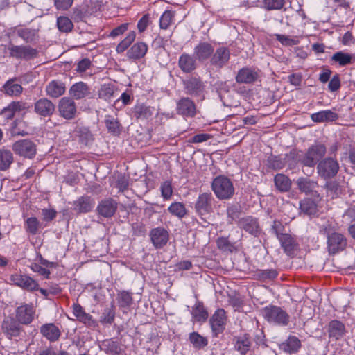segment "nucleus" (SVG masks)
<instances>
[{
  "label": "nucleus",
  "instance_id": "26",
  "mask_svg": "<svg viewBox=\"0 0 355 355\" xmlns=\"http://www.w3.org/2000/svg\"><path fill=\"white\" fill-rule=\"evenodd\" d=\"M195 58L188 53H183L178 60V65L184 73H190L196 69L197 67Z\"/></svg>",
  "mask_w": 355,
  "mask_h": 355
},
{
  "label": "nucleus",
  "instance_id": "59",
  "mask_svg": "<svg viewBox=\"0 0 355 355\" xmlns=\"http://www.w3.org/2000/svg\"><path fill=\"white\" fill-rule=\"evenodd\" d=\"M129 24H123L115 28H114L110 33V36L112 37H116L123 34L128 28Z\"/></svg>",
  "mask_w": 355,
  "mask_h": 355
},
{
  "label": "nucleus",
  "instance_id": "60",
  "mask_svg": "<svg viewBox=\"0 0 355 355\" xmlns=\"http://www.w3.org/2000/svg\"><path fill=\"white\" fill-rule=\"evenodd\" d=\"M227 214L231 220L237 219L240 214V209L238 206L232 205L227 207Z\"/></svg>",
  "mask_w": 355,
  "mask_h": 355
},
{
  "label": "nucleus",
  "instance_id": "4",
  "mask_svg": "<svg viewBox=\"0 0 355 355\" xmlns=\"http://www.w3.org/2000/svg\"><path fill=\"white\" fill-rule=\"evenodd\" d=\"M325 153L326 148L324 145H313L308 149L307 152L300 159V162L306 166L313 167Z\"/></svg>",
  "mask_w": 355,
  "mask_h": 355
},
{
  "label": "nucleus",
  "instance_id": "36",
  "mask_svg": "<svg viewBox=\"0 0 355 355\" xmlns=\"http://www.w3.org/2000/svg\"><path fill=\"white\" fill-rule=\"evenodd\" d=\"M275 184L278 190L282 192L288 191L291 186L290 179L284 174H277L274 178Z\"/></svg>",
  "mask_w": 355,
  "mask_h": 355
},
{
  "label": "nucleus",
  "instance_id": "37",
  "mask_svg": "<svg viewBox=\"0 0 355 355\" xmlns=\"http://www.w3.org/2000/svg\"><path fill=\"white\" fill-rule=\"evenodd\" d=\"M202 83L197 78H192L185 83L187 92L191 95H196L202 90Z\"/></svg>",
  "mask_w": 355,
  "mask_h": 355
},
{
  "label": "nucleus",
  "instance_id": "13",
  "mask_svg": "<svg viewBox=\"0 0 355 355\" xmlns=\"http://www.w3.org/2000/svg\"><path fill=\"white\" fill-rule=\"evenodd\" d=\"M150 240L155 248H162L169 240V234L163 227H156L150 232Z\"/></svg>",
  "mask_w": 355,
  "mask_h": 355
},
{
  "label": "nucleus",
  "instance_id": "6",
  "mask_svg": "<svg viewBox=\"0 0 355 355\" xmlns=\"http://www.w3.org/2000/svg\"><path fill=\"white\" fill-rule=\"evenodd\" d=\"M12 150L15 154L28 159H32L36 155V146L29 139H21L12 144Z\"/></svg>",
  "mask_w": 355,
  "mask_h": 355
},
{
  "label": "nucleus",
  "instance_id": "28",
  "mask_svg": "<svg viewBox=\"0 0 355 355\" xmlns=\"http://www.w3.org/2000/svg\"><path fill=\"white\" fill-rule=\"evenodd\" d=\"M148 45L142 42L134 44L127 51V56L133 60H139L145 56Z\"/></svg>",
  "mask_w": 355,
  "mask_h": 355
},
{
  "label": "nucleus",
  "instance_id": "33",
  "mask_svg": "<svg viewBox=\"0 0 355 355\" xmlns=\"http://www.w3.org/2000/svg\"><path fill=\"white\" fill-rule=\"evenodd\" d=\"M74 209L80 213L89 212L94 207L92 200L89 197H81L74 202Z\"/></svg>",
  "mask_w": 355,
  "mask_h": 355
},
{
  "label": "nucleus",
  "instance_id": "38",
  "mask_svg": "<svg viewBox=\"0 0 355 355\" xmlns=\"http://www.w3.org/2000/svg\"><path fill=\"white\" fill-rule=\"evenodd\" d=\"M168 212L178 218H182L187 214V210L185 205L180 202H173L168 207Z\"/></svg>",
  "mask_w": 355,
  "mask_h": 355
},
{
  "label": "nucleus",
  "instance_id": "21",
  "mask_svg": "<svg viewBox=\"0 0 355 355\" xmlns=\"http://www.w3.org/2000/svg\"><path fill=\"white\" fill-rule=\"evenodd\" d=\"M279 349L288 354H294L298 352L301 347V341L295 336H289L288 338L279 345Z\"/></svg>",
  "mask_w": 355,
  "mask_h": 355
},
{
  "label": "nucleus",
  "instance_id": "17",
  "mask_svg": "<svg viewBox=\"0 0 355 355\" xmlns=\"http://www.w3.org/2000/svg\"><path fill=\"white\" fill-rule=\"evenodd\" d=\"M258 72L255 69L243 67L236 76V82L239 84H251L258 78Z\"/></svg>",
  "mask_w": 355,
  "mask_h": 355
},
{
  "label": "nucleus",
  "instance_id": "7",
  "mask_svg": "<svg viewBox=\"0 0 355 355\" xmlns=\"http://www.w3.org/2000/svg\"><path fill=\"white\" fill-rule=\"evenodd\" d=\"M58 110L59 114L67 120H71L76 116L77 112L74 100L70 97H62L58 103Z\"/></svg>",
  "mask_w": 355,
  "mask_h": 355
},
{
  "label": "nucleus",
  "instance_id": "15",
  "mask_svg": "<svg viewBox=\"0 0 355 355\" xmlns=\"http://www.w3.org/2000/svg\"><path fill=\"white\" fill-rule=\"evenodd\" d=\"M100 348L108 355H125L124 346L119 341L112 339L103 340Z\"/></svg>",
  "mask_w": 355,
  "mask_h": 355
},
{
  "label": "nucleus",
  "instance_id": "16",
  "mask_svg": "<svg viewBox=\"0 0 355 355\" xmlns=\"http://www.w3.org/2000/svg\"><path fill=\"white\" fill-rule=\"evenodd\" d=\"M177 112L185 117H193L196 114V107L189 98H182L177 103Z\"/></svg>",
  "mask_w": 355,
  "mask_h": 355
},
{
  "label": "nucleus",
  "instance_id": "57",
  "mask_svg": "<svg viewBox=\"0 0 355 355\" xmlns=\"http://www.w3.org/2000/svg\"><path fill=\"white\" fill-rule=\"evenodd\" d=\"M73 0H54V5L58 10H67L73 4Z\"/></svg>",
  "mask_w": 355,
  "mask_h": 355
},
{
  "label": "nucleus",
  "instance_id": "47",
  "mask_svg": "<svg viewBox=\"0 0 355 355\" xmlns=\"http://www.w3.org/2000/svg\"><path fill=\"white\" fill-rule=\"evenodd\" d=\"M115 317V311L113 307H107L104 309L100 317V322L103 324H112Z\"/></svg>",
  "mask_w": 355,
  "mask_h": 355
},
{
  "label": "nucleus",
  "instance_id": "11",
  "mask_svg": "<svg viewBox=\"0 0 355 355\" xmlns=\"http://www.w3.org/2000/svg\"><path fill=\"white\" fill-rule=\"evenodd\" d=\"M238 225L240 228L254 236H258L261 232L258 220L252 216H247L239 219Z\"/></svg>",
  "mask_w": 355,
  "mask_h": 355
},
{
  "label": "nucleus",
  "instance_id": "40",
  "mask_svg": "<svg viewBox=\"0 0 355 355\" xmlns=\"http://www.w3.org/2000/svg\"><path fill=\"white\" fill-rule=\"evenodd\" d=\"M250 347L251 341L245 335L238 338L235 343V349L242 355H245V354L250 350Z\"/></svg>",
  "mask_w": 355,
  "mask_h": 355
},
{
  "label": "nucleus",
  "instance_id": "20",
  "mask_svg": "<svg viewBox=\"0 0 355 355\" xmlns=\"http://www.w3.org/2000/svg\"><path fill=\"white\" fill-rule=\"evenodd\" d=\"M69 93L71 98L80 100L88 97L91 94V89L86 83L78 82L69 88Z\"/></svg>",
  "mask_w": 355,
  "mask_h": 355
},
{
  "label": "nucleus",
  "instance_id": "12",
  "mask_svg": "<svg viewBox=\"0 0 355 355\" xmlns=\"http://www.w3.org/2000/svg\"><path fill=\"white\" fill-rule=\"evenodd\" d=\"M227 317L223 309H217L210 318L209 322L214 334L217 336L221 333L225 327Z\"/></svg>",
  "mask_w": 355,
  "mask_h": 355
},
{
  "label": "nucleus",
  "instance_id": "3",
  "mask_svg": "<svg viewBox=\"0 0 355 355\" xmlns=\"http://www.w3.org/2000/svg\"><path fill=\"white\" fill-rule=\"evenodd\" d=\"M324 232L327 235L328 248L330 253L335 254L345 248L347 241L343 234L333 232L331 227H327L324 228Z\"/></svg>",
  "mask_w": 355,
  "mask_h": 355
},
{
  "label": "nucleus",
  "instance_id": "52",
  "mask_svg": "<svg viewBox=\"0 0 355 355\" xmlns=\"http://www.w3.org/2000/svg\"><path fill=\"white\" fill-rule=\"evenodd\" d=\"M174 17V13L170 10H166L160 17L159 26L162 29H167Z\"/></svg>",
  "mask_w": 355,
  "mask_h": 355
},
{
  "label": "nucleus",
  "instance_id": "42",
  "mask_svg": "<svg viewBox=\"0 0 355 355\" xmlns=\"http://www.w3.org/2000/svg\"><path fill=\"white\" fill-rule=\"evenodd\" d=\"M40 226L41 224L36 217L28 218L24 224L26 231L33 235L37 233Z\"/></svg>",
  "mask_w": 355,
  "mask_h": 355
},
{
  "label": "nucleus",
  "instance_id": "35",
  "mask_svg": "<svg viewBox=\"0 0 355 355\" xmlns=\"http://www.w3.org/2000/svg\"><path fill=\"white\" fill-rule=\"evenodd\" d=\"M105 123L108 132L114 135H119L121 132V125L116 118L111 115H106Z\"/></svg>",
  "mask_w": 355,
  "mask_h": 355
},
{
  "label": "nucleus",
  "instance_id": "51",
  "mask_svg": "<svg viewBox=\"0 0 355 355\" xmlns=\"http://www.w3.org/2000/svg\"><path fill=\"white\" fill-rule=\"evenodd\" d=\"M352 56L349 53L339 51L334 54L332 60L338 62L340 65L344 66L351 62Z\"/></svg>",
  "mask_w": 355,
  "mask_h": 355
},
{
  "label": "nucleus",
  "instance_id": "48",
  "mask_svg": "<svg viewBox=\"0 0 355 355\" xmlns=\"http://www.w3.org/2000/svg\"><path fill=\"white\" fill-rule=\"evenodd\" d=\"M189 340L196 348H202L207 345V340L197 332L190 334Z\"/></svg>",
  "mask_w": 355,
  "mask_h": 355
},
{
  "label": "nucleus",
  "instance_id": "46",
  "mask_svg": "<svg viewBox=\"0 0 355 355\" xmlns=\"http://www.w3.org/2000/svg\"><path fill=\"white\" fill-rule=\"evenodd\" d=\"M117 300L120 307H129L132 302L131 293L125 291H121L117 295Z\"/></svg>",
  "mask_w": 355,
  "mask_h": 355
},
{
  "label": "nucleus",
  "instance_id": "34",
  "mask_svg": "<svg viewBox=\"0 0 355 355\" xmlns=\"http://www.w3.org/2000/svg\"><path fill=\"white\" fill-rule=\"evenodd\" d=\"M329 334L330 337H334L336 339H338L345 334L344 324L338 320L331 321L329 325Z\"/></svg>",
  "mask_w": 355,
  "mask_h": 355
},
{
  "label": "nucleus",
  "instance_id": "5",
  "mask_svg": "<svg viewBox=\"0 0 355 355\" xmlns=\"http://www.w3.org/2000/svg\"><path fill=\"white\" fill-rule=\"evenodd\" d=\"M318 175L324 179L334 177L339 171V164L336 159L326 158L320 161L317 166Z\"/></svg>",
  "mask_w": 355,
  "mask_h": 355
},
{
  "label": "nucleus",
  "instance_id": "24",
  "mask_svg": "<svg viewBox=\"0 0 355 355\" xmlns=\"http://www.w3.org/2000/svg\"><path fill=\"white\" fill-rule=\"evenodd\" d=\"M193 52L196 59L200 62H204L213 54L214 48L207 42H202L194 48Z\"/></svg>",
  "mask_w": 355,
  "mask_h": 355
},
{
  "label": "nucleus",
  "instance_id": "19",
  "mask_svg": "<svg viewBox=\"0 0 355 355\" xmlns=\"http://www.w3.org/2000/svg\"><path fill=\"white\" fill-rule=\"evenodd\" d=\"M213 53L210 62L212 65L217 68H222L230 60V51L225 47H220Z\"/></svg>",
  "mask_w": 355,
  "mask_h": 355
},
{
  "label": "nucleus",
  "instance_id": "62",
  "mask_svg": "<svg viewBox=\"0 0 355 355\" xmlns=\"http://www.w3.org/2000/svg\"><path fill=\"white\" fill-rule=\"evenodd\" d=\"M56 211L53 209H44L42 210L43 220L49 222L53 220L56 216Z\"/></svg>",
  "mask_w": 355,
  "mask_h": 355
},
{
  "label": "nucleus",
  "instance_id": "49",
  "mask_svg": "<svg viewBox=\"0 0 355 355\" xmlns=\"http://www.w3.org/2000/svg\"><path fill=\"white\" fill-rule=\"evenodd\" d=\"M327 193L331 198L337 197L341 193V187L336 181H330L326 184Z\"/></svg>",
  "mask_w": 355,
  "mask_h": 355
},
{
  "label": "nucleus",
  "instance_id": "22",
  "mask_svg": "<svg viewBox=\"0 0 355 355\" xmlns=\"http://www.w3.org/2000/svg\"><path fill=\"white\" fill-rule=\"evenodd\" d=\"M1 91L7 96L17 97L22 94L23 87L16 83V78H10L3 84Z\"/></svg>",
  "mask_w": 355,
  "mask_h": 355
},
{
  "label": "nucleus",
  "instance_id": "44",
  "mask_svg": "<svg viewBox=\"0 0 355 355\" xmlns=\"http://www.w3.org/2000/svg\"><path fill=\"white\" fill-rule=\"evenodd\" d=\"M135 37L136 33L135 31L129 32L126 37L117 45L116 51L120 53L124 52L135 41Z\"/></svg>",
  "mask_w": 355,
  "mask_h": 355
},
{
  "label": "nucleus",
  "instance_id": "54",
  "mask_svg": "<svg viewBox=\"0 0 355 355\" xmlns=\"http://www.w3.org/2000/svg\"><path fill=\"white\" fill-rule=\"evenodd\" d=\"M114 94L113 87L109 85H103L98 91V96L104 100L110 99Z\"/></svg>",
  "mask_w": 355,
  "mask_h": 355
},
{
  "label": "nucleus",
  "instance_id": "14",
  "mask_svg": "<svg viewBox=\"0 0 355 355\" xmlns=\"http://www.w3.org/2000/svg\"><path fill=\"white\" fill-rule=\"evenodd\" d=\"M212 196L209 193H203L199 195L195 204V209L200 216L209 214L211 209Z\"/></svg>",
  "mask_w": 355,
  "mask_h": 355
},
{
  "label": "nucleus",
  "instance_id": "30",
  "mask_svg": "<svg viewBox=\"0 0 355 355\" xmlns=\"http://www.w3.org/2000/svg\"><path fill=\"white\" fill-rule=\"evenodd\" d=\"M297 189L306 194L312 193L318 187V182L308 178L301 177L296 181Z\"/></svg>",
  "mask_w": 355,
  "mask_h": 355
},
{
  "label": "nucleus",
  "instance_id": "43",
  "mask_svg": "<svg viewBox=\"0 0 355 355\" xmlns=\"http://www.w3.org/2000/svg\"><path fill=\"white\" fill-rule=\"evenodd\" d=\"M192 315L197 321H205L208 317V313L201 303H197L192 309Z\"/></svg>",
  "mask_w": 355,
  "mask_h": 355
},
{
  "label": "nucleus",
  "instance_id": "61",
  "mask_svg": "<svg viewBox=\"0 0 355 355\" xmlns=\"http://www.w3.org/2000/svg\"><path fill=\"white\" fill-rule=\"evenodd\" d=\"M31 268L33 272L39 273L40 275L44 276L46 279L49 278L51 272L41 266L40 264L34 263L31 266Z\"/></svg>",
  "mask_w": 355,
  "mask_h": 355
},
{
  "label": "nucleus",
  "instance_id": "45",
  "mask_svg": "<svg viewBox=\"0 0 355 355\" xmlns=\"http://www.w3.org/2000/svg\"><path fill=\"white\" fill-rule=\"evenodd\" d=\"M57 26L60 31L67 33L73 29V25L67 17L60 16L57 19Z\"/></svg>",
  "mask_w": 355,
  "mask_h": 355
},
{
  "label": "nucleus",
  "instance_id": "2",
  "mask_svg": "<svg viewBox=\"0 0 355 355\" xmlns=\"http://www.w3.org/2000/svg\"><path fill=\"white\" fill-rule=\"evenodd\" d=\"M261 313L268 322L274 324L286 326L289 322V315L279 306H266L262 309Z\"/></svg>",
  "mask_w": 355,
  "mask_h": 355
},
{
  "label": "nucleus",
  "instance_id": "63",
  "mask_svg": "<svg viewBox=\"0 0 355 355\" xmlns=\"http://www.w3.org/2000/svg\"><path fill=\"white\" fill-rule=\"evenodd\" d=\"M78 320L89 327H94L96 325V322L92 316L85 312Z\"/></svg>",
  "mask_w": 355,
  "mask_h": 355
},
{
  "label": "nucleus",
  "instance_id": "23",
  "mask_svg": "<svg viewBox=\"0 0 355 355\" xmlns=\"http://www.w3.org/2000/svg\"><path fill=\"white\" fill-rule=\"evenodd\" d=\"M282 248L288 256H293L297 248V243L293 237L290 234H284L279 236L278 238Z\"/></svg>",
  "mask_w": 355,
  "mask_h": 355
},
{
  "label": "nucleus",
  "instance_id": "55",
  "mask_svg": "<svg viewBox=\"0 0 355 355\" xmlns=\"http://www.w3.org/2000/svg\"><path fill=\"white\" fill-rule=\"evenodd\" d=\"M38 283L31 277L25 275L21 284V288L33 291L38 289Z\"/></svg>",
  "mask_w": 355,
  "mask_h": 355
},
{
  "label": "nucleus",
  "instance_id": "32",
  "mask_svg": "<svg viewBox=\"0 0 355 355\" xmlns=\"http://www.w3.org/2000/svg\"><path fill=\"white\" fill-rule=\"evenodd\" d=\"M14 162L12 153L4 148H0V171H5L10 168Z\"/></svg>",
  "mask_w": 355,
  "mask_h": 355
},
{
  "label": "nucleus",
  "instance_id": "31",
  "mask_svg": "<svg viewBox=\"0 0 355 355\" xmlns=\"http://www.w3.org/2000/svg\"><path fill=\"white\" fill-rule=\"evenodd\" d=\"M2 330L3 333L10 337L17 336L20 333L19 324L11 318H6L3 320L2 323Z\"/></svg>",
  "mask_w": 355,
  "mask_h": 355
},
{
  "label": "nucleus",
  "instance_id": "39",
  "mask_svg": "<svg viewBox=\"0 0 355 355\" xmlns=\"http://www.w3.org/2000/svg\"><path fill=\"white\" fill-rule=\"evenodd\" d=\"M133 113L137 119H147L153 115V110L150 107L141 104L135 107Z\"/></svg>",
  "mask_w": 355,
  "mask_h": 355
},
{
  "label": "nucleus",
  "instance_id": "41",
  "mask_svg": "<svg viewBox=\"0 0 355 355\" xmlns=\"http://www.w3.org/2000/svg\"><path fill=\"white\" fill-rule=\"evenodd\" d=\"M301 211L307 215H313L318 211L317 205L310 198L303 200L300 203Z\"/></svg>",
  "mask_w": 355,
  "mask_h": 355
},
{
  "label": "nucleus",
  "instance_id": "50",
  "mask_svg": "<svg viewBox=\"0 0 355 355\" xmlns=\"http://www.w3.org/2000/svg\"><path fill=\"white\" fill-rule=\"evenodd\" d=\"M285 4V0H263V6L268 10H280Z\"/></svg>",
  "mask_w": 355,
  "mask_h": 355
},
{
  "label": "nucleus",
  "instance_id": "56",
  "mask_svg": "<svg viewBox=\"0 0 355 355\" xmlns=\"http://www.w3.org/2000/svg\"><path fill=\"white\" fill-rule=\"evenodd\" d=\"M276 39L284 46H293L299 43V40L295 38H291L287 35L276 34Z\"/></svg>",
  "mask_w": 355,
  "mask_h": 355
},
{
  "label": "nucleus",
  "instance_id": "25",
  "mask_svg": "<svg viewBox=\"0 0 355 355\" xmlns=\"http://www.w3.org/2000/svg\"><path fill=\"white\" fill-rule=\"evenodd\" d=\"M40 332L50 342L57 341L61 335L59 328L53 323L43 324L40 328Z\"/></svg>",
  "mask_w": 355,
  "mask_h": 355
},
{
  "label": "nucleus",
  "instance_id": "29",
  "mask_svg": "<svg viewBox=\"0 0 355 355\" xmlns=\"http://www.w3.org/2000/svg\"><path fill=\"white\" fill-rule=\"evenodd\" d=\"M311 119L315 123H324L337 120L338 115L333 110H326L312 114Z\"/></svg>",
  "mask_w": 355,
  "mask_h": 355
},
{
  "label": "nucleus",
  "instance_id": "9",
  "mask_svg": "<svg viewBox=\"0 0 355 355\" xmlns=\"http://www.w3.org/2000/svg\"><path fill=\"white\" fill-rule=\"evenodd\" d=\"M35 314V309L33 304H23L16 309V318L22 324H30Z\"/></svg>",
  "mask_w": 355,
  "mask_h": 355
},
{
  "label": "nucleus",
  "instance_id": "8",
  "mask_svg": "<svg viewBox=\"0 0 355 355\" xmlns=\"http://www.w3.org/2000/svg\"><path fill=\"white\" fill-rule=\"evenodd\" d=\"M7 50L11 57L17 59L30 60L37 56L36 49L30 46H15L10 44L8 46Z\"/></svg>",
  "mask_w": 355,
  "mask_h": 355
},
{
  "label": "nucleus",
  "instance_id": "58",
  "mask_svg": "<svg viewBox=\"0 0 355 355\" xmlns=\"http://www.w3.org/2000/svg\"><path fill=\"white\" fill-rule=\"evenodd\" d=\"M26 109V103L22 101H13L8 105L7 110H11L12 112H20Z\"/></svg>",
  "mask_w": 355,
  "mask_h": 355
},
{
  "label": "nucleus",
  "instance_id": "64",
  "mask_svg": "<svg viewBox=\"0 0 355 355\" xmlns=\"http://www.w3.org/2000/svg\"><path fill=\"white\" fill-rule=\"evenodd\" d=\"M340 87V79L338 76H334L329 81L328 87L330 91L335 92Z\"/></svg>",
  "mask_w": 355,
  "mask_h": 355
},
{
  "label": "nucleus",
  "instance_id": "1",
  "mask_svg": "<svg viewBox=\"0 0 355 355\" xmlns=\"http://www.w3.org/2000/svg\"><path fill=\"white\" fill-rule=\"evenodd\" d=\"M211 189L220 200L230 199L234 193L232 182L224 175H218L213 180Z\"/></svg>",
  "mask_w": 355,
  "mask_h": 355
},
{
  "label": "nucleus",
  "instance_id": "53",
  "mask_svg": "<svg viewBox=\"0 0 355 355\" xmlns=\"http://www.w3.org/2000/svg\"><path fill=\"white\" fill-rule=\"evenodd\" d=\"M161 194L164 200H168L173 194V187L171 181H164L160 186Z\"/></svg>",
  "mask_w": 355,
  "mask_h": 355
},
{
  "label": "nucleus",
  "instance_id": "27",
  "mask_svg": "<svg viewBox=\"0 0 355 355\" xmlns=\"http://www.w3.org/2000/svg\"><path fill=\"white\" fill-rule=\"evenodd\" d=\"M66 87L64 83L52 80L46 87L45 91L46 94L51 98H58L63 95L65 92Z\"/></svg>",
  "mask_w": 355,
  "mask_h": 355
},
{
  "label": "nucleus",
  "instance_id": "10",
  "mask_svg": "<svg viewBox=\"0 0 355 355\" xmlns=\"http://www.w3.org/2000/svg\"><path fill=\"white\" fill-rule=\"evenodd\" d=\"M55 109V105L46 98H40L34 103L35 112L42 117L51 116L54 113Z\"/></svg>",
  "mask_w": 355,
  "mask_h": 355
},
{
  "label": "nucleus",
  "instance_id": "18",
  "mask_svg": "<svg viewBox=\"0 0 355 355\" xmlns=\"http://www.w3.org/2000/svg\"><path fill=\"white\" fill-rule=\"evenodd\" d=\"M117 209L116 202L112 198L101 200L97 206V213L105 218L112 216Z\"/></svg>",
  "mask_w": 355,
  "mask_h": 355
}]
</instances>
